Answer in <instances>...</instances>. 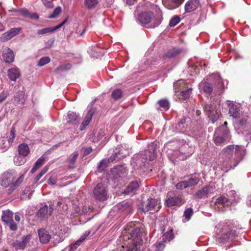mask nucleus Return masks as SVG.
Listing matches in <instances>:
<instances>
[{"label":"nucleus","instance_id":"22","mask_svg":"<svg viewBox=\"0 0 251 251\" xmlns=\"http://www.w3.org/2000/svg\"><path fill=\"white\" fill-rule=\"evenodd\" d=\"M30 239V235L24 236L21 241L18 240H16L14 241L12 244V246L16 250L24 249L26 247L27 243L29 242Z\"/></svg>","mask_w":251,"mask_h":251},{"label":"nucleus","instance_id":"12","mask_svg":"<svg viewBox=\"0 0 251 251\" xmlns=\"http://www.w3.org/2000/svg\"><path fill=\"white\" fill-rule=\"evenodd\" d=\"M13 213L9 210H3L1 215V220L6 225L8 226L11 231H16L17 230L18 226L13 220Z\"/></svg>","mask_w":251,"mask_h":251},{"label":"nucleus","instance_id":"23","mask_svg":"<svg viewBox=\"0 0 251 251\" xmlns=\"http://www.w3.org/2000/svg\"><path fill=\"white\" fill-rule=\"evenodd\" d=\"M38 233L40 241L44 244H47L51 238V235L49 232L45 228L38 229Z\"/></svg>","mask_w":251,"mask_h":251},{"label":"nucleus","instance_id":"61","mask_svg":"<svg viewBox=\"0 0 251 251\" xmlns=\"http://www.w3.org/2000/svg\"><path fill=\"white\" fill-rule=\"evenodd\" d=\"M45 162V158L41 156L40 158H39L36 162H35L34 165L37 166V167L39 169L43 165Z\"/></svg>","mask_w":251,"mask_h":251},{"label":"nucleus","instance_id":"6","mask_svg":"<svg viewBox=\"0 0 251 251\" xmlns=\"http://www.w3.org/2000/svg\"><path fill=\"white\" fill-rule=\"evenodd\" d=\"M155 146L153 143L148 146V149L138 154L133 159L137 169H144L149 165V161L152 160L155 157Z\"/></svg>","mask_w":251,"mask_h":251},{"label":"nucleus","instance_id":"36","mask_svg":"<svg viewBox=\"0 0 251 251\" xmlns=\"http://www.w3.org/2000/svg\"><path fill=\"white\" fill-rule=\"evenodd\" d=\"M16 130L15 126H13L10 130L9 134L7 135V141L9 143L10 146H11L14 142V140L16 138Z\"/></svg>","mask_w":251,"mask_h":251},{"label":"nucleus","instance_id":"52","mask_svg":"<svg viewBox=\"0 0 251 251\" xmlns=\"http://www.w3.org/2000/svg\"><path fill=\"white\" fill-rule=\"evenodd\" d=\"M193 214V210L192 208H188L184 211L183 216L186 222L190 220Z\"/></svg>","mask_w":251,"mask_h":251},{"label":"nucleus","instance_id":"15","mask_svg":"<svg viewBox=\"0 0 251 251\" xmlns=\"http://www.w3.org/2000/svg\"><path fill=\"white\" fill-rule=\"evenodd\" d=\"M190 118L186 116H183L182 118H179L176 125V128L179 132L184 133L188 131L189 127V123Z\"/></svg>","mask_w":251,"mask_h":251},{"label":"nucleus","instance_id":"33","mask_svg":"<svg viewBox=\"0 0 251 251\" xmlns=\"http://www.w3.org/2000/svg\"><path fill=\"white\" fill-rule=\"evenodd\" d=\"M104 131L102 129H100L99 131L93 132L90 137V140L94 143L98 142L104 137Z\"/></svg>","mask_w":251,"mask_h":251},{"label":"nucleus","instance_id":"28","mask_svg":"<svg viewBox=\"0 0 251 251\" xmlns=\"http://www.w3.org/2000/svg\"><path fill=\"white\" fill-rule=\"evenodd\" d=\"M183 50V48L174 47L168 50L165 53V55L169 58H173L180 54Z\"/></svg>","mask_w":251,"mask_h":251},{"label":"nucleus","instance_id":"27","mask_svg":"<svg viewBox=\"0 0 251 251\" xmlns=\"http://www.w3.org/2000/svg\"><path fill=\"white\" fill-rule=\"evenodd\" d=\"M97 100V99H95L94 100H93L88 104L87 108L88 111L85 117H86L88 118H89L91 120L93 116L98 112V107L94 106L95 103L96 102Z\"/></svg>","mask_w":251,"mask_h":251},{"label":"nucleus","instance_id":"54","mask_svg":"<svg viewBox=\"0 0 251 251\" xmlns=\"http://www.w3.org/2000/svg\"><path fill=\"white\" fill-rule=\"evenodd\" d=\"M50 61V58L48 56L43 57L40 59L39 60L37 65L39 67L43 66L48 63H49Z\"/></svg>","mask_w":251,"mask_h":251},{"label":"nucleus","instance_id":"7","mask_svg":"<svg viewBox=\"0 0 251 251\" xmlns=\"http://www.w3.org/2000/svg\"><path fill=\"white\" fill-rule=\"evenodd\" d=\"M231 135L227 127L221 126L217 128L214 133L213 141L217 146L223 143H227L230 139Z\"/></svg>","mask_w":251,"mask_h":251},{"label":"nucleus","instance_id":"50","mask_svg":"<svg viewBox=\"0 0 251 251\" xmlns=\"http://www.w3.org/2000/svg\"><path fill=\"white\" fill-rule=\"evenodd\" d=\"M200 179L198 177H190L188 180H186L187 184L188 187L194 186L198 184Z\"/></svg>","mask_w":251,"mask_h":251},{"label":"nucleus","instance_id":"58","mask_svg":"<svg viewBox=\"0 0 251 251\" xmlns=\"http://www.w3.org/2000/svg\"><path fill=\"white\" fill-rule=\"evenodd\" d=\"M107 167V163L105 160H101L97 166V169L100 171H103Z\"/></svg>","mask_w":251,"mask_h":251},{"label":"nucleus","instance_id":"56","mask_svg":"<svg viewBox=\"0 0 251 251\" xmlns=\"http://www.w3.org/2000/svg\"><path fill=\"white\" fill-rule=\"evenodd\" d=\"M91 121V120L89 118H88L86 117H85L80 126V130L81 131L84 130L86 128V126L89 125Z\"/></svg>","mask_w":251,"mask_h":251},{"label":"nucleus","instance_id":"45","mask_svg":"<svg viewBox=\"0 0 251 251\" xmlns=\"http://www.w3.org/2000/svg\"><path fill=\"white\" fill-rule=\"evenodd\" d=\"M192 88H188L186 89H183L180 91V94L181 96V99L183 100H185L189 98L192 93Z\"/></svg>","mask_w":251,"mask_h":251},{"label":"nucleus","instance_id":"49","mask_svg":"<svg viewBox=\"0 0 251 251\" xmlns=\"http://www.w3.org/2000/svg\"><path fill=\"white\" fill-rule=\"evenodd\" d=\"M220 114V111L217 110L209 113L207 116L210 119L212 123H214L219 118Z\"/></svg>","mask_w":251,"mask_h":251},{"label":"nucleus","instance_id":"1","mask_svg":"<svg viewBox=\"0 0 251 251\" xmlns=\"http://www.w3.org/2000/svg\"><path fill=\"white\" fill-rule=\"evenodd\" d=\"M133 224L127 225L122 232V246L126 251H140L142 245V232L139 227H132Z\"/></svg>","mask_w":251,"mask_h":251},{"label":"nucleus","instance_id":"38","mask_svg":"<svg viewBox=\"0 0 251 251\" xmlns=\"http://www.w3.org/2000/svg\"><path fill=\"white\" fill-rule=\"evenodd\" d=\"M98 3L99 0H84V4L89 10L94 9Z\"/></svg>","mask_w":251,"mask_h":251},{"label":"nucleus","instance_id":"14","mask_svg":"<svg viewBox=\"0 0 251 251\" xmlns=\"http://www.w3.org/2000/svg\"><path fill=\"white\" fill-rule=\"evenodd\" d=\"M153 17V12H143L138 15L137 20L143 26L149 27L147 25L151 23Z\"/></svg>","mask_w":251,"mask_h":251},{"label":"nucleus","instance_id":"20","mask_svg":"<svg viewBox=\"0 0 251 251\" xmlns=\"http://www.w3.org/2000/svg\"><path fill=\"white\" fill-rule=\"evenodd\" d=\"M157 200L155 199L151 198L148 199V203L144 205L143 203L142 204V210L144 212H146L151 210H156L158 211V209L159 208V206L156 209V207L157 204Z\"/></svg>","mask_w":251,"mask_h":251},{"label":"nucleus","instance_id":"9","mask_svg":"<svg viewBox=\"0 0 251 251\" xmlns=\"http://www.w3.org/2000/svg\"><path fill=\"white\" fill-rule=\"evenodd\" d=\"M108 189L103 183H98L93 189V197L100 201H103L107 199Z\"/></svg>","mask_w":251,"mask_h":251},{"label":"nucleus","instance_id":"26","mask_svg":"<svg viewBox=\"0 0 251 251\" xmlns=\"http://www.w3.org/2000/svg\"><path fill=\"white\" fill-rule=\"evenodd\" d=\"M200 5L199 0H189L185 4V11L189 13L197 9Z\"/></svg>","mask_w":251,"mask_h":251},{"label":"nucleus","instance_id":"51","mask_svg":"<svg viewBox=\"0 0 251 251\" xmlns=\"http://www.w3.org/2000/svg\"><path fill=\"white\" fill-rule=\"evenodd\" d=\"M165 242L163 241V240L159 242H156L153 245L155 248L154 251H163L165 246Z\"/></svg>","mask_w":251,"mask_h":251},{"label":"nucleus","instance_id":"34","mask_svg":"<svg viewBox=\"0 0 251 251\" xmlns=\"http://www.w3.org/2000/svg\"><path fill=\"white\" fill-rule=\"evenodd\" d=\"M18 152L20 155L26 157L27 156L29 152V148L27 144H21L18 146Z\"/></svg>","mask_w":251,"mask_h":251},{"label":"nucleus","instance_id":"46","mask_svg":"<svg viewBox=\"0 0 251 251\" xmlns=\"http://www.w3.org/2000/svg\"><path fill=\"white\" fill-rule=\"evenodd\" d=\"M66 21H67V19H65L62 22H61L60 24H58L57 25L50 27L43 28V29H41L40 30H39V31H50V32L54 31L55 30H57V29H58L59 28L61 27L65 24V23L66 22Z\"/></svg>","mask_w":251,"mask_h":251},{"label":"nucleus","instance_id":"63","mask_svg":"<svg viewBox=\"0 0 251 251\" xmlns=\"http://www.w3.org/2000/svg\"><path fill=\"white\" fill-rule=\"evenodd\" d=\"M247 123V119L246 118H242L239 120L237 123V126L239 127L243 126L246 125Z\"/></svg>","mask_w":251,"mask_h":251},{"label":"nucleus","instance_id":"43","mask_svg":"<svg viewBox=\"0 0 251 251\" xmlns=\"http://www.w3.org/2000/svg\"><path fill=\"white\" fill-rule=\"evenodd\" d=\"M33 192V190H32L30 187H26L23 192L21 199H30Z\"/></svg>","mask_w":251,"mask_h":251},{"label":"nucleus","instance_id":"60","mask_svg":"<svg viewBox=\"0 0 251 251\" xmlns=\"http://www.w3.org/2000/svg\"><path fill=\"white\" fill-rule=\"evenodd\" d=\"M92 50L94 52H96L97 54V56L98 57L103 56L104 54L102 50L98 47H93Z\"/></svg>","mask_w":251,"mask_h":251},{"label":"nucleus","instance_id":"21","mask_svg":"<svg viewBox=\"0 0 251 251\" xmlns=\"http://www.w3.org/2000/svg\"><path fill=\"white\" fill-rule=\"evenodd\" d=\"M67 124L72 126L77 125L80 120L79 114L72 111H69L66 118Z\"/></svg>","mask_w":251,"mask_h":251},{"label":"nucleus","instance_id":"40","mask_svg":"<svg viewBox=\"0 0 251 251\" xmlns=\"http://www.w3.org/2000/svg\"><path fill=\"white\" fill-rule=\"evenodd\" d=\"M19 33V32H4L0 37V40L2 42H6L17 35Z\"/></svg>","mask_w":251,"mask_h":251},{"label":"nucleus","instance_id":"42","mask_svg":"<svg viewBox=\"0 0 251 251\" xmlns=\"http://www.w3.org/2000/svg\"><path fill=\"white\" fill-rule=\"evenodd\" d=\"M185 85V82L182 79H180L176 81L174 84V89L176 93L179 91L184 89V86Z\"/></svg>","mask_w":251,"mask_h":251},{"label":"nucleus","instance_id":"5","mask_svg":"<svg viewBox=\"0 0 251 251\" xmlns=\"http://www.w3.org/2000/svg\"><path fill=\"white\" fill-rule=\"evenodd\" d=\"M210 78L213 79L214 85L209 82L202 81L199 84L200 89L208 95H210L214 90L218 95L223 93L225 90V86L223 79L219 74L212 75Z\"/></svg>","mask_w":251,"mask_h":251},{"label":"nucleus","instance_id":"24","mask_svg":"<svg viewBox=\"0 0 251 251\" xmlns=\"http://www.w3.org/2000/svg\"><path fill=\"white\" fill-rule=\"evenodd\" d=\"M184 0H162V2L168 9H174L180 6Z\"/></svg>","mask_w":251,"mask_h":251},{"label":"nucleus","instance_id":"18","mask_svg":"<svg viewBox=\"0 0 251 251\" xmlns=\"http://www.w3.org/2000/svg\"><path fill=\"white\" fill-rule=\"evenodd\" d=\"M229 113L234 118H240L241 114V106L238 104H235L232 101H228Z\"/></svg>","mask_w":251,"mask_h":251},{"label":"nucleus","instance_id":"47","mask_svg":"<svg viewBox=\"0 0 251 251\" xmlns=\"http://www.w3.org/2000/svg\"><path fill=\"white\" fill-rule=\"evenodd\" d=\"M72 65L70 63L63 64L58 67L55 70V72L58 73L59 72L67 71L71 69Z\"/></svg>","mask_w":251,"mask_h":251},{"label":"nucleus","instance_id":"29","mask_svg":"<svg viewBox=\"0 0 251 251\" xmlns=\"http://www.w3.org/2000/svg\"><path fill=\"white\" fill-rule=\"evenodd\" d=\"M15 100L17 101V104L24 105L25 102V92L24 88L22 90L18 91L14 95Z\"/></svg>","mask_w":251,"mask_h":251},{"label":"nucleus","instance_id":"53","mask_svg":"<svg viewBox=\"0 0 251 251\" xmlns=\"http://www.w3.org/2000/svg\"><path fill=\"white\" fill-rule=\"evenodd\" d=\"M78 153L77 151L74 152L73 157L70 159L69 167L70 168H73L77 158Z\"/></svg>","mask_w":251,"mask_h":251},{"label":"nucleus","instance_id":"11","mask_svg":"<svg viewBox=\"0 0 251 251\" xmlns=\"http://www.w3.org/2000/svg\"><path fill=\"white\" fill-rule=\"evenodd\" d=\"M180 143L182 144V146L180 147L179 152L182 154H189L188 155V156L193 154L194 152V150L192 147L189 146L184 140H181ZM178 153V151H176L174 152V154H168L169 157L173 163L175 162L176 158H179Z\"/></svg>","mask_w":251,"mask_h":251},{"label":"nucleus","instance_id":"8","mask_svg":"<svg viewBox=\"0 0 251 251\" xmlns=\"http://www.w3.org/2000/svg\"><path fill=\"white\" fill-rule=\"evenodd\" d=\"M126 172V167L124 165H118L111 169L110 177L116 186L122 185L123 178Z\"/></svg>","mask_w":251,"mask_h":251},{"label":"nucleus","instance_id":"37","mask_svg":"<svg viewBox=\"0 0 251 251\" xmlns=\"http://www.w3.org/2000/svg\"><path fill=\"white\" fill-rule=\"evenodd\" d=\"M10 145L5 138H0V151L4 152L10 147Z\"/></svg>","mask_w":251,"mask_h":251},{"label":"nucleus","instance_id":"39","mask_svg":"<svg viewBox=\"0 0 251 251\" xmlns=\"http://www.w3.org/2000/svg\"><path fill=\"white\" fill-rule=\"evenodd\" d=\"M25 161L26 159L25 157L20 154L16 155L14 157V164L18 166L24 164L25 162Z\"/></svg>","mask_w":251,"mask_h":251},{"label":"nucleus","instance_id":"3","mask_svg":"<svg viewBox=\"0 0 251 251\" xmlns=\"http://www.w3.org/2000/svg\"><path fill=\"white\" fill-rule=\"evenodd\" d=\"M223 151L225 156L229 158L228 161L224 162L226 168L229 170L234 169L246 154L244 147L241 145L227 146L223 150Z\"/></svg>","mask_w":251,"mask_h":251},{"label":"nucleus","instance_id":"57","mask_svg":"<svg viewBox=\"0 0 251 251\" xmlns=\"http://www.w3.org/2000/svg\"><path fill=\"white\" fill-rule=\"evenodd\" d=\"M176 187L178 190H183L188 187L186 180L182 181L177 183L176 185Z\"/></svg>","mask_w":251,"mask_h":251},{"label":"nucleus","instance_id":"25","mask_svg":"<svg viewBox=\"0 0 251 251\" xmlns=\"http://www.w3.org/2000/svg\"><path fill=\"white\" fill-rule=\"evenodd\" d=\"M2 57L5 62L12 63L14 61L15 55L12 50L6 47L3 50Z\"/></svg>","mask_w":251,"mask_h":251},{"label":"nucleus","instance_id":"41","mask_svg":"<svg viewBox=\"0 0 251 251\" xmlns=\"http://www.w3.org/2000/svg\"><path fill=\"white\" fill-rule=\"evenodd\" d=\"M174 238V234L173 232V230L172 229H170L169 231L165 233L162 235V240L163 241L165 242L168 241L170 242Z\"/></svg>","mask_w":251,"mask_h":251},{"label":"nucleus","instance_id":"19","mask_svg":"<svg viewBox=\"0 0 251 251\" xmlns=\"http://www.w3.org/2000/svg\"><path fill=\"white\" fill-rule=\"evenodd\" d=\"M140 186L139 182L137 180L130 181L127 185L124 191L125 194L133 195L134 194Z\"/></svg>","mask_w":251,"mask_h":251},{"label":"nucleus","instance_id":"31","mask_svg":"<svg viewBox=\"0 0 251 251\" xmlns=\"http://www.w3.org/2000/svg\"><path fill=\"white\" fill-rule=\"evenodd\" d=\"M20 14L26 18H29L33 20H37L39 16L36 13H30L28 9L26 8H22L18 10Z\"/></svg>","mask_w":251,"mask_h":251},{"label":"nucleus","instance_id":"59","mask_svg":"<svg viewBox=\"0 0 251 251\" xmlns=\"http://www.w3.org/2000/svg\"><path fill=\"white\" fill-rule=\"evenodd\" d=\"M228 202V200L227 198L224 196H220L217 199L216 202L220 204H226Z\"/></svg>","mask_w":251,"mask_h":251},{"label":"nucleus","instance_id":"13","mask_svg":"<svg viewBox=\"0 0 251 251\" xmlns=\"http://www.w3.org/2000/svg\"><path fill=\"white\" fill-rule=\"evenodd\" d=\"M115 208L117 209L119 214L124 216L131 213L133 211L132 202L131 201H124L117 203Z\"/></svg>","mask_w":251,"mask_h":251},{"label":"nucleus","instance_id":"64","mask_svg":"<svg viewBox=\"0 0 251 251\" xmlns=\"http://www.w3.org/2000/svg\"><path fill=\"white\" fill-rule=\"evenodd\" d=\"M8 96V94L7 92L4 91L1 92L0 93V103L3 101L4 100L6 99Z\"/></svg>","mask_w":251,"mask_h":251},{"label":"nucleus","instance_id":"17","mask_svg":"<svg viewBox=\"0 0 251 251\" xmlns=\"http://www.w3.org/2000/svg\"><path fill=\"white\" fill-rule=\"evenodd\" d=\"M215 187L213 185H207L203 186L201 189L198 190L195 194V196L199 199H202L207 197L209 194L212 193Z\"/></svg>","mask_w":251,"mask_h":251},{"label":"nucleus","instance_id":"62","mask_svg":"<svg viewBox=\"0 0 251 251\" xmlns=\"http://www.w3.org/2000/svg\"><path fill=\"white\" fill-rule=\"evenodd\" d=\"M61 11L60 7H56L53 11L52 14L49 16L50 18H54L56 17Z\"/></svg>","mask_w":251,"mask_h":251},{"label":"nucleus","instance_id":"4","mask_svg":"<svg viewBox=\"0 0 251 251\" xmlns=\"http://www.w3.org/2000/svg\"><path fill=\"white\" fill-rule=\"evenodd\" d=\"M16 177V172L11 170L4 173L0 177V185L4 187H9L7 190L9 194H11L24 180L23 175L18 178Z\"/></svg>","mask_w":251,"mask_h":251},{"label":"nucleus","instance_id":"32","mask_svg":"<svg viewBox=\"0 0 251 251\" xmlns=\"http://www.w3.org/2000/svg\"><path fill=\"white\" fill-rule=\"evenodd\" d=\"M166 202L167 205L169 207L180 205L182 204V200L178 197L175 196L168 198Z\"/></svg>","mask_w":251,"mask_h":251},{"label":"nucleus","instance_id":"48","mask_svg":"<svg viewBox=\"0 0 251 251\" xmlns=\"http://www.w3.org/2000/svg\"><path fill=\"white\" fill-rule=\"evenodd\" d=\"M122 95L123 92L120 89H116L111 93V97L115 100H119L122 98Z\"/></svg>","mask_w":251,"mask_h":251},{"label":"nucleus","instance_id":"10","mask_svg":"<svg viewBox=\"0 0 251 251\" xmlns=\"http://www.w3.org/2000/svg\"><path fill=\"white\" fill-rule=\"evenodd\" d=\"M129 155V151L123 146L119 145L113 150L111 155L108 159L111 162H117Z\"/></svg>","mask_w":251,"mask_h":251},{"label":"nucleus","instance_id":"30","mask_svg":"<svg viewBox=\"0 0 251 251\" xmlns=\"http://www.w3.org/2000/svg\"><path fill=\"white\" fill-rule=\"evenodd\" d=\"M7 75L12 81H16L20 76V71L18 68H12L8 70Z\"/></svg>","mask_w":251,"mask_h":251},{"label":"nucleus","instance_id":"35","mask_svg":"<svg viewBox=\"0 0 251 251\" xmlns=\"http://www.w3.org/2000/svg\"><path fill=\"white\" fill-rule=\"evenodd\" d=\"M203 108L207 115L212 112L218 110L216 105L214 103L212 102H208L205 103Z\"/></svg>","mask_w":251,"mask_h":251},{"label":"nucleus","instance_id":"16","mask_svg":"<svg viewBox=\"0 0 251 251\" xmlns=\"http://www.w3.org/2000/svg\"><path fill=\"white\" fill-rule=\"evenodd\" d=\"M53 209V205L50 204L49 207L45 204L41 207L37 212V215L38 218L43 220L48 219L52 212Z\"/></svg>","mask_w":251,"mask_h":251},{"label":"nucleus","instance_id":"55","mask_svg":"<svg viewBox=\"0 0 251 251\" xmlns=\"http://www.w3.org/2000/svg\"><path fill=\"white\" fill-rule=\"evenodd\" d=\"M180 17L178 16H175L171 19L169 22V25L171 27L175 26L180 22Z\"/></svg>","mask_w":251,"mask_h":251},{"label":"nucleus","instance_id":"44","mask_svg":"<svg viewBox=\"0 0 251 251\" xmlns=\"http://www.w3.org/2000/svg\"><path fill=\"white\" fill-rule=\"evenodd\" d=\"M157 103L159 104V106L162 108L165 111L168 110L170 108V102L169 100L166 99L158 100Z\"/></svg>","mask_w":251,"mask_h":251},{"label":"nucleus","instance_id":"2","mask_svg":"<svg viewBox=\"0 0 251 251\" xmlns=\"http://www.w3.org/2000/svg\"><path fill=\"white\" fill-rule=\"evenodd\" d=\"M242 229V228H237L232 221H221L215 226L216 243L222 246L230 242L238 236L240 230Z\"/></svg>","mask_w":251,"mask_h":251}]
</instances>
